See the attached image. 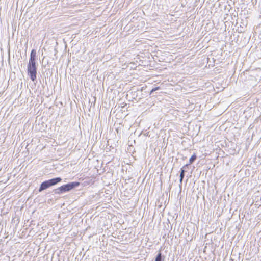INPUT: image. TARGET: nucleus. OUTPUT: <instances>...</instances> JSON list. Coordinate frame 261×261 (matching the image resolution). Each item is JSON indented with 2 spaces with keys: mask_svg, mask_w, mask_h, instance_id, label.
Returning a JSON list of instances; mask_svg holds the SVG:
<instances>
[{
  "mask_svg": "<svg viewBox=\"0 0 261 261\" xmlns=\"http://www.w3.org/2000/svg\"><path fill=\"white\" fill-rule=\"evenodd\" d=\"M80 183L79 182H72L63 185L56 190V193L60 194L63 192L69 191L73 188L79 186Z\"/></svg>",
  "mask_w": 261,
  "mask_h": 261,
  "instance_id": "nucleus-2",
  "label": "nucleus"
},
{
  "mask_svg": "<svg viewBox=\"0 0 261 261\" xmlns=\"http://www.w3.org/2000/svg\"><path fill=\"white\" fill-rule=\"evenodd\" d=\"M184 172H185L184 170L181 169V173H180V183H181L182 181V180H183V178H184Z\"/></svg>",
  "mask_w": 261,
  "mask_h": 261,
  "instance_id": "nucleus-4",
  "label": "nucleus"
},
{
  "mask_svg": "<svg viewBox=\"0 0 261 261\" xmlns=\"http://www.w3.org/2000/svg\"><path fill=\"white\" fill-rule=\"evenodd\" d=\"M159 89H160V87H155L154 88H153V89L151 90V92H150V93H152L153 92L155 91H156V90H159Z\"/></svg>",
  "mask_w": 261,
  "mask_h": 261,
  "instance_id": "nucleus-7",
  "label": "nucleus"
},
{
  "mask_svg": "<svg viewBox=\"0 0 261 261\" xmlns=\"http://www.w3.org/2000/svg\"><path fill=\"white\" fill-rule=\"evenodd\" d=\"M62 180V179L60 177H57L55 178H53L48 180H46L42 182L39 188V191L41 192L42 190H44L50 186L55 185L57 183L60 182Z\"/></svg>",
  "mask_w": 261,
  "mask_h": 261,
  "instance_id": "nucleus-3",
  "label": "nucleus"
},
{
  "mask_svg": "<svg viewBox=\"0 0 261 261\" xmlns=\"http://www.w3.org/2000/svg\"><path fill=\"white\" fill-rule=\"evenodd\" d=\"M155 261H162V255L161 253H159L157 255Z\"/></svg>",
  "mask_w": 261,
  "mask_h": 261,
  "instance_id": "nucleus-6",
  "label": "nucleus"
},
{
  "mask_svg": "<svg viewBox=\"0 0 261 261\" xmlns=\"http://www.w3.org/2000/svg\"><path fill=\"white\" fill-rule=\"evenodd\" d=\"M196 159V156L195 154H193V155H192V156L190 158V160H189V163L190 164H191L192 163H193L195 160V159Z\"/></svg>",
  "mask_w": 261,
  "mask_h": 261,
  "instance_id": "nucleus-5",
  "label": "nucleus"
},
{
  "mask_svg": "<svg viewBox=\"0 0 261 261\" xmlns=\"http://www.w3.org/2000/svg\"><path fill=\"white\" fill-rule=\"evenodd\" d=\"M36 52L35 49L31 51L30 58L27 65L28 75L32 81H34L36 79L37 66L36 63Z\"/></svg>",
  "mask_w": 261,
  "mask_h": 261,
  "instance_id": "nucleus-1",
  "label": "nucleus"
}]
</instances>
